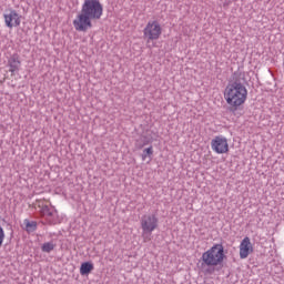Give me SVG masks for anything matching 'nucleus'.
Segmentation results:
<instances>
[{
    "mask_svg": "<svg viewBox=\"0 0 284 284\" xmlns=\"http://www.w3.org/2000/svg\"><path fill=\"white\" fill-rule=\"evenodd\" d=\"M223 97L231 112H236L247 102V88L241 82L229 83L224 89Z\"/></svg>",
    "mask_w": 284,
    "mask_h": 284,
    "instance_id": "1",
    "label": "nucleus"
},
{
    "mask_svg": "<svg viewBox=\"0 0 284 284\" xmlns=\"http://www.w3.org/2000/svg\"><path fill=\"white\" fill-rule=\"evenodd\" d=\"M201 261L206 267H219V265H223L225 261V247L223 244H214L202 254Z\"/></svg>",
    "mask_w": 284,
    "mask_h": 284,
    "instance_id": "2",
    "label": "nucleus"
},
{
    "mask_svg": "<svg viewBox=\"0 0 284 284\" xmlns=\"http://www.w3.org/2000/svg\"><path fill=\"white\" fill-rule=\"evenodd\" d=\"M141 229H142V236L144 240V243H148V241H152L150 237L152 232L159 227V217L154 214H145L141 217Z\"/></svg>",
    "mask_w": 284,
    "mask_h": 284,
    "instance_id": "3",
    "label": "nucleus"
},
{
    "mask_svg": "<svg viewBox=\"0 0 284 284\" xmlns=\"http://www.w3.org/2000/svg\"><path fill=\"white\" fill-rule=\"evenodd\" d=\"M163 34V28L156 20H150L143 29V37L146 43L150 41H159Z\"/></svg>",
    "mask_w": 284,
    "mask_h": 284,
    "instance_id": "4",
    "label": "nucleus"
},
{
    "mask_svg": "<svg viewBox=\"0 0 284 284\" xmlns=\"http://www.w3.org/2000/svg\"><path fill=\"white\" fill-rule=\"evenodd\" d=\"M81 12L87 14L90 19H101L103 7L99 0H84Z\"/></svg>",
    "mask_w": 284,
    "mask_h": 284,
    "instance_id": "5",
    "label": "nucleus"
},
{
    "mask_svg": "<svg viewBox=\"0 0 284 284\" xmlns=\"http://www.w3.org/2000/svg\"><path fill=\"white\" fill-rule=\"evenodd\" d=\"M211 150H213L215 154H227V152H230V143L227 142V138L216 135L211 141Z\"/></svg>",
    "mask_w": 284,
    "mask_h": 284,
    "instance_id": "6",
    "label": "nucleus"
},
{
    "mask_svg": "<svg viewBox=\"0 0 284 284\" xmlns=\"http://www.w3.org/2000/svg\"><path fill=\"white\" fill-rule=\"evenodd\" d=\"M73 26L78 32H85L92 28V18L81 11V13L73 20Z\"/></svg>",
    "mask_w": 284,
    "mask_h": 284,
    "instance_id": "7",
    "label": "nucleus"
},
{
    "mask_svg": "<svg viewBox=\"0 0 284 284\" xmlns=\"http://www.w3.org/2000/svg\"><path fill=\"white\" fill-rule=\"evenodd\" d=\"M254 253V244L248 236H245L240 243V258L244 260Z\"/></svg>",
    "mask_w": 284,
    "mask_h": 284,
    "instance_id": "8",
    "label": "nucleus"
},
{
    "mask_svg": "<svg viewBox=\"0 0 284 284\" xmlns=\"http://www.w3.org/2000/svg\"><path fill=\"white\" fill-rule=\"evenodd\" d=\"M4 23L7 28H19L21 26V16L17 13V11L11 10L9 13L4 16Z\"/></svg>",
    "mask_w": 284,
    "mask_h": 284,
    "instance_id": "9",
    "label": "nucleus"
},
{
    "mask_svg": "<svg viewBox=\"0 0 284 284\" xmlns=\"http://www.w3.org/2000/svg\"><path fill=\"white\" fill-rule=\"evenodd\" d=\"M8 68L11 77H14L19 70H21V57L14 53L8 59Z\"/></svg>",
    "mask_w": 284,
    "mask_h": 284,
    "instance_id": "10",
    "label": "nucleus"
},
{
    "mask_svg": "<svg viewBox=\"0 0 284 284\" xmlns=\"http://www.w3.org/2000/svg\"><path fill=\"white\" fill-rule=\"evenodd\" d=\"M38 207L40 210L41 216H45L47 219H52V216L57 214V210L50 209V206L43 202H39Z\"/></svg>",
    "mask_w": 284,
    "mask_h": 284,
    "instance_id": "11",
    "label": "nucleus"
},
{
    "mask_svg": "<svg viewBox=\"0 0 284 284\" xmlns=\"http://www.w3.org/2000/svg\"><path fill=\"white\" fill-rule=\"evenodd\" d=\"M93 270H94V264H92V262H84L80 266V274L82 276H88V274H90V272H92Z\"/></svg>",
    "mask_w": 284,
    "mask_h": 284,
    "instance_id": "12",
    "label": "nucleus"
},
{
    "mask_svg": "<svg viewBox=\"0 0 284 284\" xmlns=\"http://www.w3.org/2000/svg\"><path fill=\"white\" fill-rule=\"evenodd\" d=\"M23 225H24L26 232L30 233V232L37 231V222L36 221L24 220Z\"/></svg>",
    "mask_w": 284,
    "mask_h": 284,
    "instance_id": "13",
    "label": "nucleus"
},
{
    "mask_svg": "<svg viewBox=\"0 0 284 284\" xmlns=\"http://www.w3.org/2000/svg\"><path fill=\"white\" fill-rule=\"evenodd\" d=\"M55 247H57V244H54L53 242H47L42 244L41 250L42 252L50 254V252L54 251Z\"/></svg>",
    "mask_w": 284,
    "mask_h": 284,
    "instance_id": "14",
    "label": "nucleus"
},
{
    "mask_svg": "<svg viewBox=\"0 0 284 284\" xmlns=\"http://www.w3.org/2000/svg\"><path fill=\"white\" fill-rule=\"evenodd\" d=\"M150 140H148V138L145 136H141L139 140L135 141V148H138V150H142V148H145V145H149Z\"/></svg>",
    "mask_w": 284,
    "mask_h": 284,
    "instance_id": "15",
    "label": "nucleus"
},
{
    "mask_svg": "<svg viewBox=\"0 0 284 284\" xmlns=\"http://www.w3.org/2000/svg\"><path fill=\"white\" fill-rule=\"evenodd\" d=\"M152 154H154V149L152 146L144 149L142 154V161H145V159H148V156H152Z\"/></svg>",
    "mask_w": 284,
    "mask_h": 284,
    "instance_id": "16",
    "label": "nucleus"
},
{
    "mask_svg": "<svg viewBox=\"0 0 284 284\" xmlns=\"http://www.w3.org/2000/svg\"><path fill=\"white\" fill-rule=\"evenodd\" d=\"M3 241H6V231H3V227L0 225V247L3 245Z\"/></svg>",
    "mask_w": 284,
    "mask_h": 284,
    "instance_id": "17",
    "label": "nucleus"
},
{
    "mask_svg": "<svg viewBox=\"0 0 284 284\" xmlns=\"http://www.w3.org/2000/svg\"><path fill=\"white\" fill-rule=\"evenodd\" d=\"M49 223H52V220H49Z\"/></svg>",
    "mask_w": 284,
    "mask_h": 284,
    "instance_id": "18",
    "label": "nucleus"
}]
</instances>
